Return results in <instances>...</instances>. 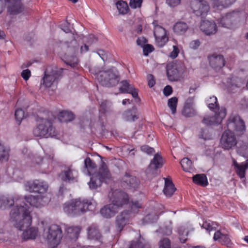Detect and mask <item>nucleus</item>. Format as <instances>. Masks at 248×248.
<instances>
[{"mask_svg":"<svg viewBox=\"0 0 248 248\" xmlns=\"http://www.w3.org/2000/svg\"><path fill=\"white\" fill-rule=\"evenodd\" d=\"M31 73L29 69L24 70L21 73V76L25 80H27L31 77Z\"/></svg>","mask_w":248,"mask_h":248,"instance_id":"052dcab7","label":"nucleus"},{"mask_svg":"<svg viewBox=\"0 0 248 248\" xmlns=\"http://www.w3.org/2000/svg\"><path fill=\"white\" fill-rule=\"evenodd\" d=\"M10 149L0 139V162H7L10 156Z\"/></svg>","mask_w":248,"mask_h":248,"instance_id":"cd10ccee","label":"nucleus"},{"mask_svg":"<svg viewBox=\"0 0 248 248\" xmlns=\"http://www.w3.org/2000/svg\"><path fill=\"white\" fill-rule=\"evenodd\" d=\"M121 84L122 86L119 89L121 93H130L134 98L138 97V90L132 85L129 84L126 80L122 81Z\"/></svg>","mask_w":248,"mask_h":248,"instance_id":"393cba45","label":"nucleus"},{"mask_svg":"<svg viewBox=\"0 0 248 248\" xmlns=\"http://www.w3.org/2000/svg\"><path fill=\"white\" fill-rule=\"evenodd\" d=\"M140 114L137 108L133 107L124 111L122 114V118L125 122H133L139 118Z\"/></svg>","mask_w":248,"mask_h":248,"instance_id":"4be33fe9","label":"nucleus"},{"mask_svg":"<svg viewBox=\"0 0 248 248\" xmlns=\"http://www.w3.org/2000/svg\"><path fill=\"white\" fill-rule=\"evenodd\" d=\"M117 8L120 14L124 15L128 13L129 8L126 2L120 0L116 3Z\"/></svg>","mask_w":248,"mask_h":248,"instance_id":"79ce46f5","label":"nucleus"},{"mask_svg":"<svg viewBox=\"0 0 248 248\" xmlns=\"http://www.w3.org/2000/svg\"><path fill=\"white\" fill-rule=\"evenodd\" d=\"M154 50L153 46L151 45H145L143 47V52L145 56H148L149 53L152 52Z\"/></svg>","mask_w":248,"mask_h":248,"instance_id":"603ef678","label":"nucleus"},{"mask_svg":"<svg viewBox=\"0 0 248 248\" xmlns=\"http://www.w3.org/2000/svg\"><path fill=\"white\" fill-rule=\"evenodd\" d=\"M181 165L185 171L189 172L192 169V162L188 158H184L181 161Z\"/></svg>","mask_w":248,"mask_h":248,"instance_id":"c03bdc74","label":"nucleus"},{"mask_svg":"<svg viewBox=\"0 0 248 248\" xmlns=\"http://www.w3.org/2000/svg\"><path fill=\"white\" fill-rule=\"evenodd\" d=\"M167 75L169 80L179 81L185 77L184 69L176 64H170L167 67Z\"/></svg>","mask_w":248,"mask_h":248,"instance_id":"ddd939ff","label":"nucleus"},{"mask_svg":"<svg viewBox=\"0 0 248 248\" xmlns=\"http://www.w3.org/2000/svg\"><path fill=\"white\" fill-rule=\"evenodd\" d=\"M172 92V88L171 86H169V85L166 86L164 88V90H163L164 94L166 96H168L170 95L171 94Z\"/></svg>","mask_w":248,"mask_h":248,"instance_id":"0e129e2a","label":"nucleus"},{"mask_svg":"<svg viewBox=\"0 0 248 248\" xmlns=\"http://www.w3.org/2000/svg\"><path fill=\"white\" fill-rule=\"evenodd\" d=\"M25 186L26 190L27 191L43 194L47 192L48 187L47 183L41 180H34L27 182Z\"/></svg>","mask_w":248,"mask_h":248,"instance_id":"f8f14e48","label":"nucleus"},{"mask_svg":"<svg viewBox=\"0 0 248 248\" xmlns=\"http://www.w3.org/2000/svg\"><path fill=\"white\" fill-rule=\"evenodd\" d=\"M78 175V171L71 166L66 167L59 175V178L62 181L73 182L75 181Z\"/></svg>","mask_w":248,"mask_h":248,"instance_id":"a211bd4d","label":"nucleus"},{"mask_svg":"<svg viewBox=\"0 0 248 248\" xmlns=\"http://www.w3.org/2000/svg\"><path fill=\"white\" fill-rule=\"evenodd\" d=\"M163 164V162L162 157L158 153L155 154L146 170V172L147 174L155 175L157 173V169L161 168Z\"/></svg>","mask_w":248,"mask_h":248,"instance_id":"aec40b11","label":"nucleus"},{"mask_svg":"<svg viewBox=\"0 0 248 248\" xmlns=\"http://www.w3.org/2000/svg\"><path fill=\"white\" fill-rule=\"evenodd\" d=\"M78 43L75 40H72L67 50L68 54L66 55L64 60L67 64L70 65L71 67H75L78 64V60L76 57V54L78 52Z\"/></svg>","mask_w":248,"mask_h":248,"instance_id":"4468645a","label":"nucleus"},{"mask_svg":"<svg viewBox=\"0 0 248 248\" xmlns=\"http://www.w3.org/2000/svg\"><path fill=\"white\" fill-rule=\"evenodd\" d=\"M179 52V51L178 47L176 46H173V50L170 54L169 56L172 59H174L177 57Z\"/></svg>","mask_w":248,"mask_h":248,"instance_id":"680f3d73","label":"nucleus"},{"mask_svg":"<svg viewBox=\"0 0 248 248\" xmlns=\"http://www.w3.org/2000/svg\"><path fill=\"white\" fill-rule=\"evenodd\" d=\"M188 29L187 24L184 22H177L173 26V31L175 33L179 35H183Z\"/></svg>","mask_w":248,"mask_h":248,"instance_id":"f704fd0d","label":"nucleus"},{"mask_svg":"<svg viewBox=\"0 0 248 248\" xmlns=\"http://www.w3.org/2000/svg\"><path fill=\"white\" fill-rule=\"evenodd\" d=\"M74 119V115L71 112L63 111L60 112L59 119L62 122H67L72 121Z\"/></svg>","mask_w":248,"mask_h":248,"instance_id":"ea45409f","label":"nucleus"},{"mask_svg":"<svg viewBox=\"0 0 248 248\" xmlns=\"http://www.w3.org/2000/svg\"><path fill=\"white\" fill-rule=\"evenodd\" d=\"M84 166L88 170V174L91 175V171L96 167L94 162L89 158L87 157L84 160Z\"/></svg>","mask_w":248,"mask_h":248,"instance_id":"49530a36","label":"nucleus"},{"mask_svg":"<svg viewBox=\"0 0 248 248\" xmlns=\"http://www.w3.org/2000/svg\"><path fill=\"white\" fill-rule=\"evenodd\" d=\"M19 199V196L17 195L8 196H2V209H6L13 205Z\"/></svg>","mask_w":248,"mask_h":248,"instance_id":"c756f323","label":"nucleus"},{"mask_svg":"<svg viewBox=\"0 0 248 248\" xmlns=\"http://www.w3.org/2000/svg\"><path fill=\"white\" fill-rule=\"evenodd\" d=\"M194 183L197 185L203 186L207 185L208 181L206 175L204 174H198L193 177Z\"/></svg>","mask_w":248,"mask_h":248,"instance_id":"4c0bfd02","label":"nucleus"},{"mask_svg":"<svg viewBox=\"0 0 248 248\" xmlns=\"http://www.w3.org/2000/svg\"><path fill=\"white\" fill-rule=\"evenodd\" d=\"M25 200L31 206L36 208H41L45 206L49 201L48 199L45 195H30L25 196Z\"/></svg>","mask_w":248,"mask_h":248,"instance_id":"f3484780","label":"nucleus"},{"mask_svg":"<svg viewBox=\"0 0 248 248\" xmlns=\"http://www.w3.org/2000/svg\"><path fill=\"white\" fill-rule=\"evenodd\" d=\"M141 208V204L139 201H132L131 204V209L134 213L137 212L139 208Z\"/></svg>","mask_w":248,"mask_h":248,"instance_id":"3c124183","label":"nucleus"},{"mask_svg":"<svg viewBox=\"0 0 248 248\" xmlns=\"http://www.w3.org/2000/svg\"><path fill=\"white\" fill-rule=\"evenodd\" d=\"M206 103L209 109L213 110L214 112L215 110L217 112H219L220 110L221 109L218 108L217 98L216 96L210 97L209 98L207 99Z\"/></svg>","mask_w":248,"mask_h":248,"instance_id":"e433bc0d","label":"nucleus"},{"mask_svg":"<svg viewBox=\"0 0 248 248\" xmlns=\"http://www.w3.org/2000/svg\"><path fill=\"white\" fill-rule=\"evenodd\" d=\"M210 65L215 69H220L225 65V60L222 55L216 54L208 57Z\"/></svg>","mask_w":248,"mask_h":248,"instance_id":"b1692460","label":"nucleus"},{"mask_svg":"<svg viewBox=\"0 0 248 248\" xmlns=\"http://www.w3.org/2000/svg\"><path fill=\"white\" fill-rule=\"evenodd\" d=\"M181 0H166V2L170 7H174L180 4Z\"/></svg>","mask_w":248,"mask_h":248,"instance_id":"5fc2aeb1","label":"nucleus"},{"mask_svg":"<svg viewBox=\"0 0 248 248\" xmlns=\"http://www.w3.org/2000/svg\"><path fill=\"white\" fill-rule=\"evenodd\" d=\"M215 115L214 116L205 115L202 120V123L206 125H212L220 124L226 115V109L222 108L219 112L215 110Z\"/></svg>","mask_w":248,"mask_h":248,"instance_id":"dca6fc26","label":"nucleus"},{"mask_svg":"<svg viewBox=\"0 0 248 248\" xmlns=\"http://www.w3.org/2000/svg\"><path fill=\"white\" fill-rule=\"evenodd\" d=\"M146 39L143 37H139L137 40V44L138 46H140L141 47H143L145 45V44L146 43Z\"/></svg>","mask_w":248,"mask_h":248,"instance_id":"e2e57ef3","label":"nucleus"},{"mask_svg":"<svg viewBox=\"0 0 248 248\" xmlns=\"http://www.w3.org/2000/svg\"><path fill=\"white\" fill-rule=\"evenodd\" d=\"M33 134L36 137L48 138L55 136V130L50 121L44 118L37 120V126L33 130Z\"/></svg>","mask_w":248,"mask_h":248,"instance_id":"423d86ee","label":"nucleus"},{"mask_svg":"<svg viewBox=\"0 0 248 248\" xmlns=\"http://www.w3.org/2000/svg\"><path fill=\"white\" fill-rule=\"evenodd\" d=\"M62 69L58 70L57 68L47 67L43 78V85L46 87H50L55 82H57L60 78L62 76Z\"/></svg>","mask_w":248,"mask_h":248,"instance_id":"1a4fd4ad","label":"nucleus"},{"mask_svg":"<svg viewBox=\"0 0 248 248\" xmlns=\"http://www.w3.org/2000/svg\"><path fill=\"white\" fill-rule=\"evenodd\" d=\"M141 150L148 154H152L155 153L154 148L149 147L148 145H143L140 147Z\"/></svg>","mask_w":248,"mask_h":248,"instance_id":"864d4df0","label":"nucleus"},{"mask_svg":"<svg viewBox=\"0 0 248 248\" xmlns=\"http://www.w3.org/2000/svg\"><path fill=\"white\" fill-rule=\"evenodd\" d=\"M143 0H130L129 6L132 9L140 8Z\"/></svg>","mask_w":248,"mask_h":248,"instance_id":"8fccbe9b","label":"nucleus"},{"mask_svg":"<svg viewBox=\"0 0 248 248\" xmlns=\"http://www.w3.org/2000/svg\"><path fill=\"white\" fill-rule=\"evenodd\" d=\"M232 14H228L219 20V24L222 27L229 28L232 23Z\"/></svg>","mask_w":248,"mask_h":248,"instance_id":"58836bf2","label":"nucleus"},{"mask_svg":"<svg viewBox=\"0 0 248 248\" xmlns=\"http://www.w3.org/2000/svg\"><path fill=\"white\" fill-rule=\"evenodd\" d=\"M227 130L235 132L237 136H241L246 130L244 121L238 115L232 114L229 117L226 122Z\"/></svg>","mask_w":248,"mask_h":248,"instance_id":"6e6552de","label":"nucleus"},{"mask_svg":"<svg viewBox=\"0 0 248 248\" xmlns=\"http://www.w3.org/2000/svg\"><path fill=\"white\" fill-rule=\"evenodd\" d=\"M61 28L65 33H69L71 31L70 25L68 22H65L61 25Z\"/></svg>","mask_w":248,"mask_h":248,"instance_id":"4d7b16f0","label":"nucleus"},{"mask_svg":"<svg viewBox=\"0 0 248 248\" xmlns=\"http://www.w3.org/2000/svg\"><path fill=\"white\" fill-rule=\"evenodd\" d=\"M213 238L215 241H217L221 244L228 247L232 245L230 236L228 234L222 233L219 231L215 232Z\"/></svg>","mask_w":248,"mask_h":248,"instance_id":"bb28decb","label":"nucleus"},{"mask_svg":"<svg viewBox=\"0 0 248 248\" xmlns=\"http://www.w3.org/2000/svg\"><path fill=\"white\" fill-rule=\"evenodd\" d=\"M111 178L110 174L105 163H102L98 173L93 174L88 183L91 189H96L102 182H106Z\"/></svg>","mask_w":248,"mask_h":248,"instance_id":"0eeeda50","label":"nucleus"},{"mask_svg":"<svg viewBox=\"0 0 248 248\" xmlns=\"http://www.w3.org/2000/svg\"><path fill=\"white\" fill-rule=\"evenodd\" d=\"M97 54L101 58V59L104 61L107 59V56L104 51L102 50H99L97 52Z\"/></svg>","mask_w":248,"mask_h":248,"instance_id":"774afa93","label":"nucleus"},{"mask_svg":"<svg viewBox=\"0 0 248 248\" xmlns=\"http://www.w3.org/2000/svg\"><path fill=\"white\" fill-rule=\"evenodd\" d=\"M23 10V5L19 0H16L9 6L8 11L10 15H16L22 12Z\"/></svg>","mask_w":248,"mask_h":248,"instance_id":"473e14b6","label":"nucleus"},{"mask_svg":"<svg viewBox=\"0 0 248 248\" xmlns=\"http://www.w3.org/2000/svg\"><path fill=\"white\" fill-rule=\"evenodd\" d=\"M202 227L205 229L208 232L212 231H215L217 229L218 224L217 222L211 220L206 221L203 222Z\"/></svg>","mask_w":248,"mask_h":248,"instance_id":"37998d69","label":"nucleus"},{"mask_svg":"<svg viewBox=\"0 0 248 248\" xmlns=\"http://www.w3.org/2000/svg\"><path fill=\"white\" fill-rule=\"evenodd\" d=\"M130 215L128 211H124L117 217L116 225L118 229L121 231L122 228L128 223Z\"/></svg>","mask_w":248,"mask_h":248,"instance_id":"a878e982","label":"nucleus"},{"mask_svg":"<svg viewBox=\"0 0 248 248\" xmlns=\"http://www.w3.org/2000/svg\"><path fill=\"white\" fill-rule=\"evenodd\" d=\"M159 248H171V243L167 238H163L159 242Z\"/></svg>","mask_w":248,"mask_h":248,"instance_id":"de8ad7c7","label":"nucleus"},{"mask_svg":"<svg viewBox=\"0 0 248 248\" xmlns=\"http://www.w3.org/2000/svg\"><path fill=\"white\" fill-rule=\"evenodd\" d=\"M10 219L14 225L19 230L23 231L22 238L24 240L35 239L38 236L37 228L30 227L32 222V218L29 209L23 206H15L12 209Z\"/></svg>","mask_w":248,"mask_h":248,"instance_id":"f257e3e1","label":"nucleus"},{"mask_svg":"<svg viewBox=\"0 0 248 248\" xmlns=\"http://www.w3.org/2000/svg\"><path fill=\"white\" fill-rule=\"evenodd\" d=\"M96 206V202L93 199L81 200L78 199L65 203L63 205V210L69 215H79L87 210H93Z\"/></svg>","mask_w":248,"mask_h":248,"instance_id":"7ed1b4c3","label":"nucleus"},{"mask_svg":"<svg viewBox=\"0 0 248 248\" xmlns=\"http://www.w3.org/2000/svg\"><path fill=\"white\" fill-rule=\"evenodd\" d=\"M153 25L154 27V34L155 38V42L159 47L163 46L168 41V37L166 30L158 24L157 21H154Z\"/></svg>","mask_w":248,"mask_h":248,"instance_id":"9b49d317","label":"nucleus"},{"mask_svg":"<svg viewBox=\"0 0 248 248\" xmlns=\"http://www.w3.org/2000/svg\"><path fill=\"white\" fill-rule=\"evenodd\" d=\"M237 151L242 156L248 157V140L245 142L243 140L239 141Z\"/></svg>","mask_w":248,"mask_h":248,"instance_id":"c9c22d12","label":"nucleus"},{"mask_svg":"<svg viewBox=\"0 0 248 248\" xmlns=\"http://www.w3.org/2000/svg\"><path fill=\"white\" fill-rule=\"evenodd\" d=\"M201 43L198 39L192 41L189 43V47L192 49H197L200 46Z\"/></svg>","mask_w":248,"mask_h":248,"instance_id":"6e6d98bb","label":"nucleus"},{"mask_svg":"<svg viewBox=\"0 0 248 248\" xmlns=\"http://www.w3.org/2000/svg\"><path fill=\"white\" fill-rule=\"evenodd\" d=\"M81 228L78 226L69 227L66 229L67 236L71 241H76L80 233Z\"/></svg>","mask_w":248,"mask_h":248,"instance_id":"2f4dec72","label":"nucleus"},{"mask_svg":"<svg viewBox=\"0 0 248 248\" xmlns=\"http://www.w3.org/2000/svg\"><path fill=\"white\" fill-rule=\"evenodd\" d=\"M211 2L214 7H225L223 0H211Z\"/></svg>","mask_w":248,"mask_h":248,"instance_id":"bf43d9fd","label":"nucleus"},{"mask_svg":"<svg viewBox=\"0 0 248 248\" xmlns=\"http://www.w3.org/2000/svg\"><path fill=\"white\" fill-rule=\"evenodd\" d=\"M109 196L111 203L105 206L100 210L101 215L106 218L114 216L128 200L127 194L117 189L109 193Z\"/></svg>","mask_w":248,"mask_h":248,"instance_id":"f03ea898","label":"nucleus"},{"mask_svg":"<svg viewBox=\"0 0 248 248\" xmlns=\"http://www.w3.org/2000/svg\"><path fill=\"white\" fill-rule=\"evenodd\" d=\"M15 115L16 121L19 124L24 117V112L22 109H17L15 111Z\"/></svg>","mask_w":248,"mask_h":248,"instance_id":"09e8293b","label":"nucleus"},{"mask_svg":"<svg viewBox=\"0 0 248 248\" xmlns=\"http://www.w3.org/2000/svg\"><path fill=\"white\" fill-rule=\"evenodd\" d=\"M147 78L149 87L151 88L153 87L155 83L154 76L151 74H149L147 76Z\"/></svg>","mask_w":248,"mask_h":248,"instance_id":"13d9d810","label":"nucleus"},{"mask_svg":"<svg viewBox=\"0 0 248 248\" xmlns=\"http://www.w3.org/2000/svg\"><path fill=\"white\" fill-rule=\"evenodd\" d=\"M96 77L103 86L107 87L115 86L120 80L118 72L114 68L100 71Z\"/></svg>","mask_w":248,"mask_h":248,"instance_id":"39448f33","label":"nucleus"},{"mask_svg":"<svg viewBox=\"0 0 248 248\" xmlns=\"http://www.w3.org/2000/svg\"><path fill=\"white\" fill-rule=\"evenodd\" d=\"M123 186L126 188L135 190L140 185L139 180L135 176L125 174L123 178Z\"/></svg>","mask_w":248,"mask_h":248,"instance_id":"5701e85b","label":"nucleus"},{"mask_svg":"<svg viewBox=\"0 0 248 248\" xmlns=\"http://www.w3.org/2000/svg\"><path fill=\"white\" fill-rule=\"evenodd\" d=\"M183 114L186 117H192L196 114V110L194 107L193 102H188V100L185 103L183 111Z\"/></svg>","mask_w":248,"mask_h":248,"instance_id":"72a5a7b5","label":"nucleus"},{"mask_svg":"<svg viewBox=\"0 0 248 248\" xmlns=\"http://www.w3.org/2000/svg\"><path fill=\"white\" fill-rule=\"evenodd\" d=\"M237 140L234 133L227 130L222 134L220 139V145L225 150H229L235 146Z\"/></svg>","mask_w":248,"mask_h":248,"instance_id":"2eb2a0df","label":"nucleus"},{"mask_svg":"<svg viewBox=\"0 0 248 248\" xmlns=\"http://www.w3.org/2000/svg\"><path fill=\"white\" fill-rule=\"evenodd\" d=\"M87 238L94 243L101 244L103 241L102 236L97 227L93 224L87 229Z\"/></svg>","mask_w":248,"mask_h":248,"instance_id":"6ab92c4d","label":"nucleus"},{"mask_svg":"<svg viewBox=\"0 0 248 248\" xmlns=\"http://www.w3.org/2000/svg\"><path fill=\"white\" fill-rule=\"evenodd\" d=\"M201 137L205 140H208L210 138V136L208 135L206 130H203L202 131Z\"/></svg>","mask_w":248,"mask_h":248,"instance_id":"338daca9","label":"nucleus"},{"mask_svg":"<svg viewBox=\"0 0 248 248\" xmlns=\"http://www.w3.org/2000/svg\"><path fill=\"white\" fill-rule=\"evenodd\" d=\"M190 7L192 13L198 16H206L210 10L209 5L205 0H192Z\"/></svg>","mask_w":248,"mask_h":248,"instance_id":"9d476101","label":"nucleus"},{"mask_svg":"<svg viewBox=\"0 0 248 248\" xmlns=\"http://www.w3.org/2000/svg\"><path fill=\"white\" fill-rule=\"evenodd\" d=\"M200 28L202 31L207 35L214 34L217 31L216 24L213 21L203 20Z\"/></svg>","mask_w":248,"mask_h":248,"instance_id":"412c9836","label":"nucleus"},{"mask_svg":"<svg viewBox=\"0 0 248 248\" xmlns=\"http://www.w3.org/2000/svg\"><path fill=\"white\" fill-rule=\"evenodd\" d=\"M129 248H143V244L139 242H133Z\"/></svg>","mask_w":248,"mask_h":248,"instance_id":"69168bd1","label":"nucleus"},{"mask_svg":"<svg viewBox=\"0 0 248 248\" xmlns=\"http://www.w3.org/2000/svg\"><path fill=\"white\" fill-rule=\"evenodd\" d=\"M177 103L178 99L176 97H172L168 100V106L173 114H174L176 112Z\"/></svg>","mask_w":248,"mask_h":248,"instance_id":"a18cd8bd","label":"nucleus"},{"mask_svg":"<svg viewBox=\"0 0 248 248\" xmlns=\"http://www.w3.org/2000/svg\"><path fill=\"white\" fill-rule=\"evenodd\" d=\"M187 229V226H181L178 229L179 239L180 241L183 243H185L187 239V236L188 233Z\"/></svg>","mask_w":248,"mask_h":248,"instance_id":"a19ab883","label":"nucleus"},{"mask_svg":"<svg viewBox=\"0 0 248 248\" xmlns=\"http://www.w3.org/2000/svg\"><path fill=\"white\" fill-rule=\"evenodd\" d=\"M233 165L236 169V171L237 175L241 178H243L245 176V171L248 168V160L246 162L240 164L237 163L235 161H233Z\"/></svg>","mask_w":248,"mask_h":248,"instance_id":"c85d7f7f","label":"nucleus"},{"mask_svg":"<svg viewBox=\"0 0 248 248\" xmlns=\"http://www.w3.org/2000/svg\"><path fill=\"white\" fill-rule=\"evenodd\" d=\"M164 179L165 186L163 189V192L166 196L170 197L173 195L176 190V188L171 180L168 178H164Z\"/></svg>","mask_w":248,"mask_h":248,"instance_id":"7c9ffc66","label":"nucleus"},{"mask_svg":"<svg viewBox=\"0 0 248 248\" xmlns=\"http://www.w3.org/2000/svg\"><path fill=\"white\" fill-rule=\"evenodd\" d=\"M44 235L49 247L50 248H55L61 242L62 238V231L59 225L51 224L45 228Z\"/></svg>","mask_w":248,"mask_h":248,"instance_id":"20e7f679","label":"nucleus"}]
</instances>
